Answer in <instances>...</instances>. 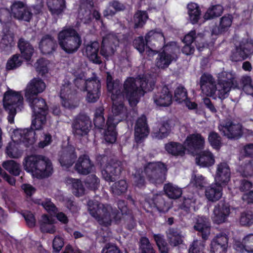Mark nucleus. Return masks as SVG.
I'll return each mask as SVG.
<instances>
[{
	"instance_id": "1",
	"label": "nucleus",
	"mask_w": 253,
	"mask_h": 253,
	"mask_svg": "<svg viewBox=\"0 0 253 253\" xmlns=\"http://www.w3.org/2000/svg\"><path fill=\"white\" fill-rule=\"evenodd\" d=\"M32 110L33 119L30 128L16 129L11 135L12 142H36L35 130L42 128L46 123L48 106L45 100L36 96L26 98Z\"/></svg>"
},
{
	"instance_id": "2",
	"label": "nucleus",
	"mask_w": 253,
	"mask_h": 253,
	"mask_svg": "<svg viewBox=\"0 0 253 253\" xmlns=\"http://www.w3.org/2000/svg\"><path fill=\"white\" fill-rule=\"evenodd\" d=\"M139 84H136V80L133 77H128L124 82L123 89L121 90L120 81H114L111 75L108 73L106 84L108 91L111 94L112 100L118 99L122 95L128 101L130 106H135L139 102L140 97L144 95L145 90L148 84L146 79L142 78L139 81Z\"/></svg>"
},
{
	"instance_id": "3",
	"label": "nucleus",
	"mask_w": 253,
	"mask_h": 253,
	"mask_svg": "<svg viewBox=\"0 0 253 253\" xmlns=\"http://www.w3.org/2000/svg\"><path fill=\"white\" fill-rule=\"evenodd\" d=\"M117 205L121 212L116 209H113L109 205L105 206L97 201L89 200L87 203L88 210L90 214L100 225L104 226L111 225L112 218L117 221L120 220L123 212L126 211V207L125 201L119 200Z\"/></svg>"
},
{
	"instance_id": "4",
	"label": "nucleus",
	"mask_w": 253,
	"mask_h": 253,
	"mask_svg": "<svg viewBox=\"0 0 253 253\" xmlns=\"http://www.w3.org/2000/svg\"><path fill=\"white\" fill-rule=\"evenodd\" d=\"M125 96L122 95L118 99L112 100L113 115H109L106 121L107 129L104 132L105 142H116L118 134L116 126L120 122L126 118V116L125 115L126 108L124 102L121 100Z\"/></svg>"
},
{
	"instance_id": "5",
	"label": "nucleus",
	"mask_w": 253,
	"mask_h": 253,
	"mask_svg": "<svg viewBox=\"0 0 253 253\" xmlns=\"http://www.w3.org/2000/svg\"><path fill=\"white\" fill-rule=\"evenodd\" d=\"M23 166L26 171L32 173L38 178L48 177L53 171L51 161L42 155H31L25 157Z\"/></svg>"
},
{
	"instance_id": "6",
	"label": "nucleus",
	"mask_w": 253,
	"mask_h": 253,
	"mask_svg": "<svg viewBox=\"0 0 253 253\" xmlns=\"http://www.w3.org/2000/svg\"><path fill=\"white\" fill-rule=\"evenodd\" d=\"M58 44L67 54L77 52L82 43L81 37L72 26L64 27L57 35Z\"/></svg>"
},
{
	"instance_id": "7",
	"label": "nucleus",
	"mask_w": 253,
	"mask_h": 253,
	"mask_svg": "<svg viewBox=\"0 0 253 253\" xmlns=\"http://www.w3.org/2000/svg\"><path fill=\"white\" fill-rule=\"evenodd\" d=\"M3 105L4 110L8 114V121L12 124L14 123L17 110L21 111L23 108V96L19 92L9 89L4 94Z\"/></svg>"
},
{
	"instance_id": "8",
	"label": "nucleus",
	"mask_w": 253,
	"mask_h": 253,
	"mask_svg": "<svg viewBox=\"0 0 253 253\" xmlns=\"http://www.w3.org/2000/svg\"><path fill=\"white\" fill-rule=\"evenodd\" d=\"M148 180L155 184H162L166 179L167 165L161 162L149 163L144 169Z\"/></svg>"
},
{
	"instance_id": "9",
	"label": "nucleus",
	"mask_w": 253,
	"mask_h": 253,
	"mask_svg": "<svg viewBox=\"0 0 253 253\" xmlns=\"http://www.w3.org/2000/svg\"><path fill=\"white\" fill-rule=\"evenodd\" d=\"M60 97L62 106L65 108L72 110L77 108L80 100L77 97V91L67 80H64L61 86Z\"/></svg>"
},
{
	"instance_id": "10",
	"label": "nucleus",
	"mask_w": 253,
	"mask_h": 253,
	"mask_svg": "<svg viewBox=\"0 0 253 253\" xmlns=\"http://www.w3.org/2000/svg\"><path fill=\"white\" fill-rule=\"evenodd\" d=\"M187 151L193 155H196V164L201 167H209L215 163L213 155L209 151H202L204 143H187Z\"/></svg>"
},
{
	"instance_id": "11",
	"label": "nucleus",
	"mask_w": 253,
	"mask_h": 253,
	"mask_svg": "<svg viewBox=\"0 0 253 253\" xmlns=\"http://www.w3.org/2000/svg\"><path fill=\"white\" fill-rule=\"evenodd\" d=\"M217 95L219 98L224 99L228 96L232 87L237 86L235 75L231 72H222L219 74L217 79Z\"/></svg>"
},
{
	"instance_id": "12",
	"label": "nucleus",
	"mask_w": 253,
	"mask_h": 253,
	"mask_svg": "<svg viewBox=\"0 0 253 253\" xmlns=\"http://www.w3.org/2000/svg\"><path fill=\"white\" fill-rule=\"evenodd\" d=\"M253 54V40L251 38H243L239 45L236 46L235 51L232 52L230 59L234 62L242 61Z\"/></svg>"
},
{
	"instance_id": "13",
	"label": "nucleus",
	"mask_w": 253,
	"mask_h": 253,
	"mask_svg": "<svg viewBox=\"0 0 253 253\" xmlns=\"http://www.w3.org/2000/svg\"><path fill=\"white\" fill-rule=\"evenodd\" d=\"M123 170L122 162L116 158L110 159L101 170L102 177L107 182H114Z\"/></svg>"
},
{
	"instance_id": "14",
	"label": "nucleus",
	"mask_w": 253,
	"mask_h": 253,
	"mask_svg": "<svg viewBox=\"0 0 253 253\" xmlns=\"http://www.w3.org/2000/svg\"><path fill=\"white\" fill-rule=\"evenodd\" d=\"M155 40L165 42V36L161 30L159 32L156 30L149 31L146 34L145 40L142 36L136 38L133 41V46L140 53H142L145 50V46H149L150 42Z\"/></svg>"
},
{
	"instance_id": "15",
	"label": "nucleus",
	"mask_w": 253,
	"mask_h": 253,
	"mask_svg": "<svg viewBox=\"0 0 253 253\" xmlns=\"http://www.w3.org/2000/svg\"><path fill=\"white\" fill-rule=\"evenodd\" d=\"M231 206L225 200L220 201L214 206L213 210L212 220L214 223L220 224L225 222L231 213Z\"/></svg>"
},
{
	"instance_id": "16",
	"label": "nucleus",
	"mask_w": 253,
	"mask_h": 253,
	"mask_svg": "<svg viewBox=\"0 0 253 253\" xmlns=\"http://www.w3.org/2000/svg\"><path fill=\"white\" fill-rule=\"evenodd\" d=\"M77 158L74 146L67 143L59 152L58 160L62 167L68 168L73 165Z\"/></svg>"
},
{
	"instance_id": "17",
	"label": "nucleus",
	"mask_w": 253,
	"mask_h": 253,
	"mask_svg": "<svg viewBox=\"0 0 253 253\" xmlns=\"http://www.w3.org/2000/svg\"><path fill=\"white\" fill-rule=\"evenodd\" d=\"M92 126L91 121L86 114L80 113L75 118L72 127L77 132L80 131L82 135H86Z\"/></svg>"
},
{
	"instance_id": "18",
	"label": "nucleus",
	"mask_w": 253,
	"mask_h": 253,
	"mask_svg": "<svg viewBox=\"0 0 253 253\" xmlns=\"http://www.w3.org/2000/svg\"><path fill=\"white\" fill-rule=\"evenodd\" d=\"M11 15L16 19L30 22L33 14L23 2L15 1L11 6Z\"/></svg>"
},
{
	"instance_id": "19",
	"label": "nucleus",
	"mask_w": 253,
	"mask_h": 253,
	"mask_svg": "<svg viewBox=\"0 0 253 253\" xmlns=\"http://www.w3.org/2000/svg\"><path fill=\"white\" fill-rule=\"evenodd\" d=\"M228 247V237L226 234H217L211 241V253H226Z\"/></svg>"
},
{
	"instance_id": "20",
	"label": "nucleus",
	"mask_w": 253,
	"mask_h": 253,
	"mask_svg": "<svg viewBox=\"0 0 253 253\" xmlns=\"http://www.w3.org/2000/svg\"><path fill=\"white\" fill-rule=\"evenodd\" d=\"M194 229L197 231L198 235L202 237V240L207 241L211 234V224L209 219L205 216H198L195 218Z\"/></svg>"
},
{
	"instance_id": "21",
	"label": "nucleus",
	"mask_w": 253,
	"mask_h": 253,
	"mask_svg": "<svg viewBox=\"0 0 253 253\" xmlns=\"http://www.w3.org/2000/svg\"><path fill=\"white\" fill-rule=\"evenodd\" d=\"M230 169L227 163L221 162L217 165L215 182L217 184L225 185L230 180Z\"/></svg>"
},
{
	"instance_id": "22",
	"label": "nucleus",
	"mask_w": 253,
	"mask_h": 253,
	"mask_svg": "<svg viewBox=\"0 0 253 253\" xmlns=\"http://www.w3.org/2000/svg\"><path fill=\"white\" fill-rule=\"evenodd\" d=\"M101 82L99 78H95V81L89 82L87 88L85 90L87 92L85 97L86 101L88 103L96 102L101 95Z\"/></svg>"
},
{
	"instance_id": "23",
	"label": "nucleus",
	"mask_w": 253,
	"mask_h": 253,
	"mask_svg": "<svg viewBox=\"0 0 253 253\" xmlns=\"http://www.w3.org/2000/svg\"><path fill=\"white\" fill-rule=\"evenodd\" d=\"M149 132V129L147 122V118L142 115L136 120L134 127V136L136 142L143 140L146 137Z\"/></svg>"
},
{
	"instance_id": "24",
	"label": "nucleus",
	"mask_w": 253,
	"mask_h": 253,
	"mask_svg": "<svg viewBox=\"0 0 253 253\" xmlns=\"http://www.w3.org/2000/svg\"><path fill=\"white\" fill-rule=\"evenodd\" d=\"M154 102L158 106L167 107L172 103V94L167 85H164L160 90L154 95Z\"/></svg>"
},
{
	"instance_id": "25",
	"label": "nucleus",
	"mask_w": 253,
	"mask_h": 253,
	"mask_svg": "<svg viewBox=\"0 0 253 253\" xmlns=\"http://www.w3.org/2000/svg\"><path fill=\"white\" fill-rule=\"evenodd\" d=\"M100 44L98 42H90L84 45V52L88 60L95 64H101L102 63L99 56V50Z\"/></svg>"
},
{
	"instance_id": "26",
	"label": "nucleus",
	"mask_w": 253,
	"mask_h": 253,
	"mask_svg": "<svg viewBox=\"0 0 253 253\" xmlns=\"http://www.w3.org/2000/svg\"><path fill=\"white\" fill-rule=\"evenodd\" d=\"M45 88V84L41 79L34 78L28 84L25 92L26 98L36 97L42 92Z\"/></svg>"
},
{
	"instance_id": "27",
	"label": "nucleus",
	"mask_w": 253,
	"mask_h": 253,
	"mask_svg": "<svg viewBox=\"0 0 253 253\" xmlns=\"http://www.w3.org/2000/svg\"><path fill=\"white\" fill-rule=\"evenodd\" d=\"M57 47L56 41L49 34L43 36L39 43V48L43 54H50Z\"/></svg>"
},
{
	"instance_id": "28",
	"label": "nucleus",
	"mask_w": 253,
	"mask_h": 253,
	"mask_svg": "<svg viewBox=\"0 0 253 253\" xmlns=\"http://www.w3.org/2000/svg\"><path fill=\"white\" fill-rule=\"evenodd\" d=\"M93 166L94 165L89 157L84 155L78 158L75 164V168L78 173L83 175H87L91 172Z\"/></svg>"
},
{
	"instance_id": "29",
	"label": "nucleus",
	"mask_w": 253,
	"mask_h": 253,
	"mask_svg": "<svg viewBox=\"0 0 253 253\" xmlns=\"http://www.w3.org/2000/svg\"><path fill=\"white\" fill-rule=\"evenodd\" d=\"M17 46L21 52L20 56L26 60L30 61L34 52V48L30 42L21 38L18 40Z\"/></svg>"
},
{
	"instance_id": "30",
	"label": "nucleus",
	"mask_w": 253,
	"mask_h": 253,
	"mask_svg": "<svg viewBox=\"0 0 253 253\" xmlns=\"http://www.w3.org/2000/svg\"><path fill=\"white\" fill-rule=\"evenodd\" d=\"M188 20L193 25L198 24L201 18L202 11L199 4L196 2H190L187 5Z\"/></svg>"
},
{
	"instance_id": "31",
	"label": "nucleus",
	"mask_w": 253,
	"mask_h": 253,
	"mask_svg": "<svg viewBox=\"0 0 253 253\" xmlns=\"http://www.w3.org/2000/svg\"><path fill=\"white\" fill-rule=\"evenodd\" d=\"M222 185L214 184L206 187L205 191V196L207 199L212 202L218 201L222 197Z\"/></svg>"
},
{
	"instance_id": "32",
	"label": "nucleus",
	"mask_w": 253,
	"mask_h": 253,
	"mask_svg": "<svg viewBox=\"0 0 253 253\" xmlns=\"http://www.w3.org/2000/svg\"><path fill=\"white\" fill-rule=\"evenodd\" d=\"M233 21L232 15L228 14L224 15L220 19L218 26L212 28V35H218L226 32L231 26Z\"/></svg>"
},
{
	"instance_id": "33",
	"label": "nucleus",
	"mask_w": 253,
	"mask_h": 253,
	"mask_svg": "<svg viewBox=\"0 0 253 253\" xmlns=\"http://www.w3.org/2000/svg\"><path fill=\"white\" fill-rule=\"evenodd\" d=\"M224 127L227 131L225 135L228 138L237 140L243 134L242 126L239 124L228 122Z\"/></svg>"
},
{
	"instance_id": "34",
	"label": "nucleus",
	"mask_w": 253,
	"mask_h": 253,
	"mask_svg": "<svg viewBox=\"0 0 253 253\" xmlns=\"http://www.w3.org/2000/svg\"><path fill=\"white\" fill-rule=\"evenodd\" d=\"M154 206L160 212H166L170 208V204L167 195L156 194L152 199Z\"/></svg>"
},
{
	"instance_id": "35",
	"label": "nucleus",
	"mask_w": 253,
	"mask_h": 253,
	"mask_svg": "<svg viewBox=\"0 0 253 253\" xmlns=\"http://www.w3.org/2000/svg\"><path fill=\"white\" fill-rule=\"evenodd\" d=\"M126 9L125 5L119 0H113L110 1L108 6L103 11L104 17L109 18V17L114 16L117 12L124 11Z\"/></svg>"
},
{
	"instance_id": "36",
	"label": "nucleus",
	"mask_w": 253,
	"mask_h": 253,
	"mask_svg": "<svg viewBox=\"0 0 253 253\" xmlns=\"http://www.w3.org/2000/svg\"><path fill=\"white\" fill-rule=\"evenodd\" d=\"M48 10L53 15L61 14L66 8L65 0H46Z\"/></svg>"
},
{
	"instance_id": "37",
	"label": "nucleus",
	"mask_w": 253,
	"mask_h": 253,
	"mask_svg": "<svg viewBox=\"0 0 253 253\" xmlns=\"http://www.w3.org/2000/svg\"><path fill=\"white\" fill-rule=\"evenodd\" d=\"M167 237L169 243L172 247L177 246L183 242L181 232L177 229L169 228L167 232Z\"/></svg>"
},
{
	"instance_id": "38",
	"label": "nucleus",
	"mask_w": 253,
	"mask_h": 253,
	"mask_svg": "<svg viewBox=\"0 0 253 253\" xmlns=\"http://www.w3.org/2000/svg\"><path fill=\"white\" fill-rule=\"evenodd\" d=\"M104 115V109L103 107L99 106L96 108L93 118V123L96 128L104 129V128L106 127V129H107L106 122L105 123ZM105 130V129H104V133Z\"/></svg>"
},
{
	"instance_id": "39",
	"label": "nucleus",
	"mask_w": 253,
	"mask_h": 253,
	"mask_svg": "<svg viewBox=\"0 0 253 253\" xmlns=\"http://www.w3.org/2000/svg\"><path fill=\"white\" fill-rule=\"evenodd\" d=\"M109 39V35L103 37L100 47V54L105 58L113 55L115 52V49L113 47Z\"/></svg>"
},
{
	"instance_id": "40",
	"label": "nucleus",
	"mask_w": 253,
	"mask_h": 253,
	"mask_svg": "<svg viewBox=\"0 0 253 253\" xmlns=\"http://www.w3.org/2000/svg\"><path fill=\"white\" fill-rule=\"evenodd\" d=\"M185 146L181 143H166L165 148L167 151L173 156H182L186 150L187 151L188 144Z\"/></svg>"
},
{
	"instance_id": "41",
	"label": "nucleus",
	"mask_w": 253,
	"mask_h": 253,
	"mask_svg": "<svg viewBox=\"0 0 253 253\" xmlns=\"http://www.w3.org/2000/svg\"><path fill=\"white\" fill-rule=\"evenodd\" d=\"M173 61H175V59L170 55L161 51L158 52V57L156 60V64L160 69H166L167 68Z\"/></svg>"
},
{
	"instance_id": "42",
	"label": "nucleus",
	"mask_w": 253,
	"mask_h": 253,
	"mask_svg": "<svg viewBox=\"0 0 253 253\" xmlns=\"http://www.w3.org/2000/svg\"><path fill=\"white\" fill-rule=\"evenodd\" d=\"M223 7L221 4H215L209 7L204 15V18L211 20L219 17L223 13Z\"/></svg>"
},
{
	"instance_id": "43",
	"label": "nucleus",
	"mask_w": 253,
	"mask_h": 253,
	"mask_svg": "<svg viewBox=\"0 0 253 253\" xmlns=\"http://www.w3.org/2000/svg\"><path fill=\"white\" fill-rule=\"evenodd\" d=\"M164 189L167 196L170 199H177L182 194L181 188L170 183L165 184Z\"/></svg>"
},
{
	"instance_id": "44",
	"label": "nucleus",
	"mask_w": 253,
	"mask_h": 253,
	"mask_svg": "<svg viewBox=\"0 0 253 253\" xmlns=\"http://www.w3.org/2000/svg\"><path fill=\"white\" fill-rule=\"evenodd\" d=\"M14 39V36L12 33L8 32L4 34L0 42V47L6 51L11 50L15 45Z\"/></svg>"
},
{
	"instance_id": "45",
	"label": "nucleus",
	"mask_w": 253,
	"mask_h": 253,
	"mask_svg": "<svg viewBox=\"0 0 253 253\" xmlns=\"http://www.w3.org/2000/svg\"><path fill=\"white\" fill-rule=\"evenodd\" d=\"M2 167L10 174L18 176L21 171L20 165L14 160H7L3 162Z\"/></svg>"
},
{
	"instance_id": "46",
	"label": "nucleus",
	"mask_w": 253,
	"mask_h": 253,
	"mask_svg": "<svg viewBox=\"0 0 253 253\" xmlns=\"http://www.w3.org/2000/svg\"><path fill=\"white\" fill-rule=\"evenodd\" d=\"M128 184L126 180L121 179L114 183L111 186L112 193L116 196L125 194L127 190Z\"/></svg>"
},
{
	"instance_id": "47",
	"label": "nucleus",
	"mask_w": 253,
	"mask_h": 253,
	"mask_svg": "<svg viewBox=\"0 0 253 253\" xmlns=\"http://www.w3.org/2000/svg\"><path fill=\"white\" fill-rule=\"evenodd\" d=\"M20 143H9L6 148L7 156L13 159H18L23 154V150L20 148Z\"/></svg>"
},
{
	"instance_id": "48",
	"label": "nucleus",
	"mask_w": 253,
	"mask_h": 253,
	"mask_svg": "<svg viewBox=\"0 0 253 253\" xmlns=\"http://www.w3.org/2000/svg\"><path fill=\"white\" fill-rule=\"evenodd\" d=\"M156 41L164 44L162 51L169 55H170L175 59V61H176L178 58L176 53L178 50V48L176 45V43L174 42H170L166 43L165 42H163L159 40Z\"/></svg>"
},
{
	"instance_id": "49",
	"label": "nucleus",
	"mask_w": 253,
	"mask_h": 253,
	"mask_svg": "<svg viewBox=\"0 0 253 253\" xmlns=\"http://www.w3.org/2000/svg\"><path fill=\"white\" fill-rule=\"evenodd\" d=\"M139 253H155L149 239L145 236L140 238L138 241Z\"/></svg>"
},
{
	"instance_id": "50",
	"label": "nucleus",
	"mask_w": 253,
	"mask_h": 253,
	"mask_svg": "<svg viewBox=\"0 0 253 253\" xmlns=\"http://www.w3.org/2000/svg\"><path fill=\"white\" fill-rule=\"evenodd\" d=\"M148 18V13L146 11L138 10L134 15V28H141L146 24Z\"/></svg>"
},
{
	"instance_id": "51",
	"label": "nucleus",
	"mask_w": 253,
	"mask_h": 253,
	"mask_svg": "<svg viewBox=\"0 0 253 253\" xmlns=\"http://www.w3.org/2000/svg\"><path fill=\"white\" fill-rule=\"evenodd\" d=\"M153 238L160 253H169L168 244L166 241L164 236L161 234H154Z\"/></svg>"
},
{
	"instance_id": "52",
	"label": "nucleus",
	"mask_w": 253,
	"mask_h": 253,
	"mask_svg": "<svg viewBox=\"0 0 253 253\" xmlns=\"http://www.w3.org/2000/svg\"><path fill=\"white\" fill-rule=\"evenodd\" d=\"M22 58L19 54L13 55L7 61L6 70H12L19 68L23 63Z\"/></svg>"
},
{
	"instance_id": "53",
	"label": "nucleus",
	"mask_w": 253,
	"mask_h": 253,
	"mask_svg": "<svg viewBox=\"0 0 253 253\" xmlns=\"http://www.w3.org/2000/svg\"><path fill=\"white\" fill-rule=\"evenodd\" d=\"M187 97V89L182 84H179L174 90V100L178 103H182Z\"/></svg>"
},
{
	"instance_id": "54",
	"label": "nucleus",
	"mask_w": 253,
	"mask_h": 253,
	"mask_svg": "<svg viewBox=\"0 0 253 253\" xmlns=\"http://www.w3.org/2000/svg\"><path fill=\"white\" fill-rule=\"evenodd\" d=\"M93 77L85 80L81 77H77L74 81L75 86L81 91H84L87 88L89 82H93L95 81V78H97L95 74H93Z\"/></svg>"
},
{
	"instance_id": "55",
	"label": "nucleus",
	"mask_w": 253,
	"mask_h": 253,
	"mask_svg": "<svg viewBox=\"0 0 253 253\" xmlns=\"http://www.w3.org/2000/svg\"><path fill=\"white\" fill-rule=\"evenodd\" d=\"M239 222L242 226L249 227L253 224V213L250 211H246L241 213Z\"/></svg>"
},
{
	"instance_id": "56",
	"label": "nucleus",
	"mask_w": 253,
	"mask_h": 253,
	"mask_svg": "<svg viewBox=\"0 0 253 253\" xmlns=\"http://www.w3.org/2000/svg\"><path fill=\"white\" fill-rule=\"evenodd\" d=\"M132 177L135 185L138 188H142L145 186V180L143 174V170L139 169L135 170L132 173Z\"/></svg>"
},
{
	"instance_id": "57",
	"label": "nucleus",
	"mask_w": 253,
	"mask_h": 253,
	"mask_svg": "<svg viewBox=\"0 0 253 253\" xmlns=\"http://www.w3.org/2000/svg\"><path fill=\"white\" fill-rule=\"evenodd\" d=\"M72 192L77 197H81L84 194L85 189L79 179L72 180Z\"/></svg>"
},
{
	"instance_id": "58",
	"label": "nucleus",
	"mask_w": 253,
	"mask_h": 253,
	"mask_svg": "<svg viewBox=\"0 0 253 253\" xmlns=\"http://www.w3.org/2000/svg\"><path fill=\"white\" fill-rule=\"evenodd\" d=\"M169 125L167 123H164L159 128V130L154 132L152 135L153 137L158 139L166 137L169 133Z\"/></svg>"
},
{
	"instance_id": "59",
	"label": "nucleus",
	"mask_w": 253,
	"mask_h": 253,
	"mask_svg": "<svg viewBox=\"0 0 253 253\" xmlns=\"http://www.w3.org/2000/svg\"><path fill=\"white\" fill-rule=\"evenodd\" d=\"M206 241L195 240L189 249V253H205V244Z\"/></svg>"
},
{
	"instance_id": "60",
	"label": "nucleus",
	"mask_w": 253,
	"mask_h": 253,
	"mask_svg": "<svg viewBox=\"0 0 253 253\" xmlns=\"http://www.w3.org/2000/svg\"><path fill=\"white\" fill-rule=\"evenodd\" d=\"M183 201L180 206L181 209L186 212L189 213L190 211V208L192 205L195 203L196 199L193 198L192 194L188 197H183Z\"/></svg>"
},
{
	"instance_id": "61",
	"label": "nucleus",
	"mask_w": 253,
	"mask_h": 253,
	"mask_svg": "<svg viewBox=\"0 0 253 253\" xmlns=\"http://www.w3.org/2000/svg\"><path fill=\"white\" fill-rule=\"evenodd\" d=\"M86 183L88 188L95 190L99 187L100 180L95 175L92 174L87 177Z\"/></svg>"
},
{
	"instance_id": "62",
	"label": "nucleus",
	"mask_w": 253,
	"mask_h": 253,
	"mask_svg": "<svg viewBox=\"0 0 253 253\" xmlns=\"http://www.w3.org/2000/svg\"><path fill=\"white\" fill-rule=\"evenodd\" d=\"M205 183L204 177L199 174L192 175V179L189 185L195 186L197 188H201L204 187Z\"/></svg>"
},
{
	"instance_id": "63",
	"label": "nucleus",
	"mask_w": 253,
	"mask_h": 253,
	"mask_svg": "<svg viewBox=\"0 0 253 253\" xmlns=\"http://www.w3.org/2000/svg\"><path fill=\"white\" fill-rule=\"evenodd\" d=\"M36 64V70L40 74L43 76L48 73V68L45 61L43 58L38 59Z\"/></svg>"
},
{
	"instance_id": "64",
	"label": "nucleus",
	"mask_w": 253,
	"mask_h": 253,
	"mask_svg": "<svg viewBox=\"0 0 253 253\" xmlns=\"http://www.w3.org/2000/svg\"><path fill=\"white\" fill-rule=\"evenodd\" d=\"M41 205L49 213H56L58 211V209L55 205L51 201L50 199H45L43 202H41Z\"/></svg>"
}]
</instances>
